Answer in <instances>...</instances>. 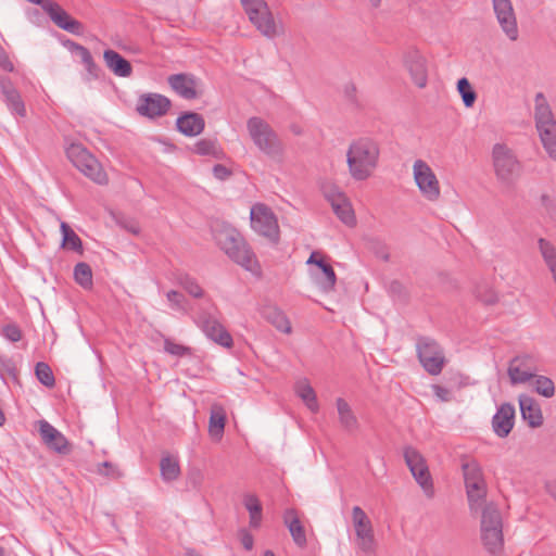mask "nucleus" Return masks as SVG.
Here are the masks:
<instances>
[{"label": "nucleus", "mask_w": 556, "mask_h": 556, "mask_svg": "<svg viewBox=\"0 0 556 556\" xmlns=\"http://www.w3.org/2000/svg\"><path fill=\"white\" fill-rule=\"evenodd\" d=\"M481 528H503L501 511L492 502L481 510Z\"/></svg>", "instance_id": "35"}, {"label": "nucleus", "mask_w": 556, "mask_h": 556, "mask_svg": "<svg viewBox=\"0 0 556 556\" xmlns=\"http://www.w3.org/2000/svg\"><path fill=\"white\" fill-rule=\"evenodd\" d=\"M368 2L372 8L377 9L381 5L382 0H368Z\"/></svg>", "instance_id": "62"}, {"label": "nucleus", "mask_w": 556, "mask_h": 556, "mask_svg": "<svg viewBox=\"0 0 556 556\" xmlns=\"http://www.w3.org/2000/svg\"><path fill=\"white\" fill-rule=\"evenodd\" d=\"M97 472L109 479H118L122 477L121 470L110 462H103L97 465Z\"/></svg>", "instance_id": "46"}, {"label": "nucleus", "mask_w": 556, "mask_h": 556, "mask_svg": "<svg viewBox=\"0 0 556 556\" xmlns=\"http://www.w3.org/2000/svg\"><path fill=\"white\" fill-rule=\"evenodd\" d=\"M404 459L426 496L429 498L433 497V481L424 456L416 448L407 446L404 450Z\"/></svg>", "instance_id": "9"}, {"label": "nucleus", "mask_w": 556, "mask_h": 556, "mask_svg": "<svg viewBox=\"0 0 556 556\" xmlns=\"http://www.w3.org/2000/svg\"><path fill=\"white\" fill-rule=\"evenodd\" d=\"M244 506L250 514V526L257 528L262 520V505L258 498L254 494H248L244 496Z\"/></svg>", "instance_id": "37"}, {"label": "nucleus", "mask_w": 556, "mask_h": 556, "mask_svg": "<svg viewBox=\"0 0 556 556\" xmlns=\"http://www.w3.org/2000/svg\"><path fill=\"white\" fill-rule=\"evenodd\" d=\"M182 288L193 298H201L203 295V290L199 286V283L190 277H185L180 281Z\"/></svg>", "instance_id": "48"}, {"label": "nucleus", "mask_w": 556, "mask_h": 556, "mask_svg": "<svg viewBox=\"0 0 556 556\" xmlns=\"http://www.w3.org/2000/svg\"><path fill=\"white\" fill-rule=\"evenodd\" d=\"M38 431L42 442L58 454H68L71 448L67 439L47 420L38 422Z\"/></svg>", "instance_id": "18"}, {"label": "nucleus", "mask_w": 556, "mask_h": 556, "mask_svg": "<svg viewBox=\"0 0 556 556\" xmlns=\"http://www.w3.org/2000/svg\"><path fill=\"white\" fill-rule=\"evenodd\" d=\"M264 556H276L271 551H266Z\"/></svg>", "instance_id": "64"}, {"label": "nucleus", "mask_w": 556, "mask_h": 556, "mask_svg": "<svg viewBox=\"0 0 556 556\" xmlns=\"http://www.w3.org/2000/svg\"><path fill=\"white\" fill-rule=\"evenodd\" d=\"M324 193L338 218L348 226H354L355 214L345 193L336 186L325 187Z\"/></svg>", "instance_id": "14"}, {"label": "nucleus", "mask_w": 556, "mask_h": 556, "mask_svg": "<svg viewBox=\"0 0 556 556\" xmlns=\"http://www.w3.org/2000/svg\"><path fill=\"white\" fill-rule=\"evenodd\" d=\"M338 418L340 426L348 432H354L358 429L359 422L350 404L342 397L336 400Z\"/></svg>", "instance_id": "28"}, {"label": "nucleus", "mask_w": 556, "mask_h": 556, "mask_svg": "<svg viewBox=\"0 0 556 556\" xmlns=\"http://www.w3.org/2000/svg\"><path fill=\"white\" fill-rule=\"evenodd\" d=\"M417 357L424 369L431 376L441 374L446 359L441 345L430 337H418L416 341Z\"/></svg>", "instance_id": "7"}, {"label": "nucleus", "mask_w": 556, "mask_h": 556, "mask_svg": "<svg viewBox=\"0 0 556 556\" xmlns=\"http://www.w3.org/2000/svg\"><path fill=\"white\" fill-rule=\"evenodd\" d=\"M72 164L86 177L98 185H106L109 179L101 163L80 143H72L66 149Z\"/></svg>", "instance_id": "5"}, {"label": "nucleus", "mask_w": 556, "mask_h": 556, "mask_svg": "<svg viewBox=\"0 0 556 556\" xmlns=\"http://www.w3.org/2000/svg\"><path fill=\"white\" fill-rule=\"evenodd\" d=\"M226 421L227 414L225 407L219 403H213L208 419V434L213 440L219 441L223 438Z\"/></svg>", "instance_id": "27"}, {"label": "nucleus", "mask_w": 556, "mask_h": 556, "mask_svg": "<svg viewBox=\"0 0 556 556\" xmlns=\"http://www.w3.org/2000/svg\"><path fill=\"white\" fill-rule=\"evenodd\" d=\"M432 389L435 396L439 397L441 401L448 402L451 400V392L448 389L439 384H434Z\"/></svg>", "instance_id": "55"}, {"label": "nucleus", "mask_w": 556, "mask_h": 556, "mask_svg": "<svg viewBox=\"0 0 556 556\" xmlns=\"http://www.w3.org/2000/svg\"><path fill=\"white\" fill-rule=\"evenodd\" d=\"M167 300L177 308H182L184 295L175 290H170L166 294Z\"/></svg>", "instance_id": "54"}, {"label": "nucleus", "mask_w": 556, "mask_h": 556, "mask_svg": "<svg viewBox=\"0 0 556 556\" xmlns=\"http://www.w3.org/2000/svg\"><path fill=\"white\" fill-rule=\"evenodd\" d=\"M493 8L502 29L511 40L518 38L517 21L509 0H493Z\"/></svg>", "instance_id": "19"}, {"label": "nucleus", "mask_w": 556, "mask_h": 556, "mask_svg": "<svg viewBox=\"0 0 556 556\" xmlns=\"http://www.w3.org/2000/svg\"><path fill=\"white\" fill-rule=\"evenodd\" d=\"M546 488L551 496L556 501V480L547 483Z\"/></svg>", "instance_id": "58"}, {"label": "nucleus", "mask_w": 556, "mask_h": 556, "mask_svg": "<svg viewBox=\"0 0 556 556\" xmlns=\"http://www.w3.org/2000/svg\"><path fill=\"white\" fill-rule=\"evenodd\" d=\"M67 47L72 52H76L79 55L83 64L92 58L90 51L77 42L68 41Z\"/></svg>", "instance_id": "49"}, {"label": "nucleus", "mask_w": 556, "mask_h": 556, "mask_svg": "<svg viewBox=\"0 0 556 556\" xmlns=\"http://www.w3.org/2000/svg\"><path fill=\"white\" fill-rule=\"evenodd\" d=\"M403 64L414 85L424 89L428 84L427 60L417 49L409 48L403 54Z\"/></svg>", "instance_id": "13"}, {"label": "nucleus", "mask_w": 556, "mask_h": 556, "mask_svg": "<svg viewBox=\"0 0 556 556\" xmlns=\"http://www.w3.org/2000/svg\"><path fill=\"white\" fill-rule=\"evenodd\" d=\"M514 418V406L508 403L502 404L492 419L494 432L501 438L507 437L513 429Z\"/></svg>", "instance_id": "23"}, {"label": "nucleus", "mask_w": 556, "mask_h": 556, "mask_svg": "<svg viewBox=\"0 0 556 556\" xmlns=\"http://www.w3.org/2000/svg\"><path fill=\"white\" fill-rule=\"evenodd\" d=\"M456 88L462 97V101L465 108H472L477 101V92L472 88L468 78L462 77L460 79H458Z\"/></svg>", "instance_id": "39"}, {"label": "nucleus", "mask_w": 556, "mask_h": 556, "mask_svg": "<svg viewBox=\"0 0 556 556\" xmlns=\"http://www.w3.org/2000/svg\"><path fill=\"white\" fill-rule=\"evenodd\" d=\"M160 472L165 482L177 480L181 473L178 458L168 453L164 454L160 460Z\"/></svg>", "instance_id": "32"}, {"label": "nucleus", "mask_w": 556, "mask_h": 556, "mask_svg": "<svg viewBox=\"0 0 556 556\" xmlns=\"http://www.w3.org/2000/svg\"><path fill=\"white\" fill-rule=\"evenodd\" d=\"M481 540L490 554L498 555L504 545L503 528H481Z\"/></svg>", "instance_id": "29"}, {"label": "nucleus", "mask_w": 556, "mask_h": 556, "mask_svg": "<svg viewBox=\"0 0 556 556\" xmlns=\"http://www.w3.org/2000/svg\"><path fill=\"white\" fill-rule=\"evenodd\" d=\"M318 256H319V253H318V252H313V253L309 255V257H308V260H307V262H306V263H307V264H315L316 266H318V262H319Z\"/></svg>", "instance_id": "59"}, {"label": "nucleus", "mask_w": 556, "mask_h": 556, "mask_svg": "<svg viewBox=\"0 0 556 556\" xmlns=\"http://www.w3.org/2000/svg\"><path fill=\"white\" fill-rule=\"evenodd\" d=\"M247 128L254 144L265 154L276 157L282 154V144L276 132L261 117H250L247 122Z\"/></svg>", "instance_id": "6"}, {"label": "nucleus", "mask_w": 556, "mask_h": 556, "mask_svg": "<svg viewBox=\"0 0 556 556\" xmlns=\"http://www.w3.org/2000/svg\"><path fill=\"white\" fill-rule=\"evenodd\" d=\"M380 144L370 137L354 139L346 150V164L351 178L355 181L369 179L378 168Z\"/></svg>", "instance_id": "1"}, {"label": "nucleus", "mask_w": 556, "mask_h": 556, "mask_svg": "<svg viewBox=\"0 0 556 556\" xmlns=\"http://www.w3.org/2000/svg\"><path fill=\"white\" fill-rule=\"evenodd\" d=\"M263 317L275 326L279 331L290 333L292 328L286 314L277 306L267 305L262 311Z\"/></svg>", "instance_id": "31"}, {"label": "nucleus", "mask_w": 556, "mask_h": 556, "mask_svg": "<svg viewBox=\"0 0 556 556\" xmlns=\"http://www.w3.org/2000/svg\"><path fill=\"white\" fill-rule=\"evenodd\" d=\"M414 180L425 199L435 202L440 199V182L427 162L416 160L413 164Z\"/></svg>", "instance_id": "10"}, {"label": "nucleus", "mask_w": 556, "mask_h": 556, "mask_svg": "<svg viewBox=\"0 0 556 556\" xmlns=\"http://www.w3.org/2000/svg\"><path fill=\"white\" fill-rule=\"evenodd\" d=\"M45 12L49 15L51 21L61 29L66 30L73 35L80 36L84 34L85 27L83 23L72 17L65 10H63L56 2L52 1L47 4Z\"/></svg>", "instance_id": "17"}, {"label": "nucleus", "mask_w": 556, "mask_h": 556, "mask_svg": "<svg viewBox=\"0 0 556 556\" xmlns=\"http://www.w3.org/2000/svg\"><path fill=\"white\" fill-rule=\"evenodd\" d=\"M193 151L199 155H215L217 143L212 139H202L194 144Z\"/></svg>", "instance_id": "44"}, {"label": "nucleus", "mask_w": 556, "mask_h": 556, "mask_svg": "<svg viewBox=\"0 0 556 556\" xmlns=\"http://www.w3.org/2000/svg\"><path fill=\"white\" fill-rule=\"evenodd\" d=\"M248 17L256 30L267 39H274L283 34L282 25L276 22L268 4L257 11H252L248 14Z\"/></svg>", "instance_id": "15"}, {"label": "nucleus", "mask_w": 556, "mask_h": 556, "mask_svg": "<svg viewBox=\"0 0 556 556\" xmlns=\"http://www.w3.org/2000/svg\"><path fill=\"white\" fill-rule=\"evenodd\" d=\"M478 298H479L482 302H484V303H486V304H491V303H493V302L495 301V298H494V294H493V293H490V294H489L488 296H485V298H482L481 295H479V294H478Z\"/></svg>", "instance_id": "60"}, {"label": "nucleus", "mask_w": 556, "mask_h": 556, "mask_svg": "<svg viewBox=\"0 0 556 556\" xmlns=\"http://www.w3.org/2000/svg\"><path fill=\"white\" fill-rule=\"evenodd\" d=\"M35 374L37 379L46 387L51 388L55 384V379L50 366L43 362L36 364Z\"/></svg>", "instance_id": "42"}, {"label": "nucleus", "mask_w": 556, "mask_h": 556, "mask_svg": "<svg viewBox=\"0 0 556 556\" xmlns=\"http://www.w3.org/2000/svg\"><path fill=\"white\" fill-rule=\"evenodd\" d=\"M462 468L466 489H477L486 486V483L482 476L481 468L476 460H469L464 463Z\"/></svg>", "instance_id": "30"}, {"label": "nucleus", "mask_w": 556, "mask_h": 556, "mask_svg": "<svg viewBox=\"0 0 556 556\" xmlns=\"http://www.w3.org/2000/svg\"><path fill=\"white\" fill-rule=\"evenodd\" d=\"M241 543L245 549H248V551L252 549L253 536L248 532H243L242 538H241Z\"/></svg>", "instance_id": "56"}, {"label": "nucleus", "mask_w": 556, "mask_h": 556, "mask_svg": "<svg viewBox=\"0 0 556 556\" xmlns=\"http://www.w3.org/2000/svg\"><path fill=\"white\" fill-rule=\"evenodd\" d=\"M240 2L247 15L252 13L254 10L257 11L262 9V7L267 5L265 0H240Z\"/></svg>", "instance_id": "50"}, {"label": "nucleus", "mask_w": 556, "mask_h": 556, "mask_svg": "<svg viewBox=\"0 0 556 556\" xmlns=\"http://www.w3.org/2000/svg\"><path fill=\"white\" fill-rule=\"evenodd\" d=\"M0 362L3 364V367L5 370H8L10 374H13L14 367L12 366L11 362H7L0 358Z\"/></svg>", "instance_id": "61"}, {"label": "nucleus", "mask_w": 556, "mask_h": 556, "mask_svg": "<svg viewBox=\"0 0 556 556\" xmlns=\"http://www.w3.org/2000/svg\"><path fill=\"white\" fill-rule=\"evenodd\" d=\"M0 92L9 111L20 117L26 116L25 103L10 78L0 76Z\"/></svg>", "instance_id": "20"}, {"label": "nucleus", "mask_w": 556, "mask_h": 556, "mask_svg": "<svg viewBox=\"0 0 556 556\" xmlns=\"http://www.w3.org/2000/svg\"><path fill=\"white\" fill-rule=\"evenodd\" d=\"M251 226L255 232L267 238L270 242L279 241V226L274 212L265 204L257 203L252 206Z\"/></svg>", "instance_id": "8"}, {"label": "nucleus", "mask_w": 556, "mask_h": 556, "mask_svg": "<svg viewBox=\"0 0 556 556\" xmlns=\"http://www.w3.org/2000/svg\"><path fill=\"white\" fill-rule=\"evenodd\" d=\"M523 420L532 428L543 424V415L540 404L532 397L523 396Z\"/></svg>", "instance_id": "33"}, {"label": "nucleus", "mask_w": 556, "mask_h": 556, "mask_svg": "<svg viewBox=\"0 0 556 556\" xmlns=\"http://www.w3.org/2000/svg\"><path fill=\"white\" fill-rule=\"evenodd\" d=\"M295 392L312 413L318 412L319 405L316 393L306 379L296 382Z\"/></svg>", "instance_id": "34"}, {"label": "nucleus", "mask_w": 556, "mask_h": 556, "mask_svg": "<svg viewBox=\"0 0 556 556\" xmlns=\"http://www.w3.org/2000/svg\"><path fill=\"white\" fill-rule=\"evenodd\" d=\"M318 267L324 274L323 279H318L317 282L324 292H330L334 289L337 282V276L332 266L326 263L323 258H319Z\"/></svg>", "instance_id": "38"}, {"label": "nucleus", "mask_w": 556, "mask_h": 556, "mask_svg": "<svg viewBox=\"0 0 556 556\" xmlns=\"http://www.w3.org/2000/svg\"><path fill=\"white\" fill-rule=\"evenodd\" d=\"M167 83L170 88L186 100H193L200 96L198 80L190 74H173L168 76Z\"/></svg>", "instance_id": "21"}, {"label": "nucleus", "mask_w": 556, "mask_h": 556, "mask_svg": "<svg viewBox=\"0 0 556 556\" xmlns=\"http://www.w3.org/2000/svg\"><path fill=\"white\" fill-rule=\"evenodd\" d=\"M517 363H518V359L515 358L508 368V376H509L513 384H517V383L521 382V369Z\"/></svg>", "instance_id": "52"}, {"label": "nucleus", "mask_w": 556, "mask_h": 556, "mask_svg": "<svg viewBox=\"0 0 556 556\" xmlns=\"http://www.w3.org/2000/svg\"><path fill=\"white\" fill-rule=\"evenodd\" d=\"M176 125L185 136L195 137L204 130L205 122L201 114L187 112L177 118Z\"/></svg>", "instance_id": "25"}, {"label": "nucleus", "mask_w": 556, "mask_h": 556, "mask_svg": "<svg viewBox=\"0 0 556 556\" xmlns=\"http://www.w3.org/2000/svg\"><path fill=\"white\" fill-rule=\"evenodd\" d=\"M190 480L192 482V484L195 486L198 484H200L201 480H202V475L200 471H195V472H192L191 476H190Z\"/></svg>", "instance_id": "57"}, {"label": "nucleus", "mask_w": 556, "mask_h": 556, "mask_svg": "<svg viewBox=\"0 0 556 556\" xmlns=\"http://www.w3.org/2000/svg\"><path fill=\"white\" fill-rule=\"evenodd\" d=\"M216 240L230 260L254 275L261 274V265L256 255L235 228L222 229L217 232Z\"/></svg>", "instance_id": "2"}, {"label": "nucleus", "mask_w": 556, "mask_h": 556, "mask_svg": "<svg viewBox=\"0 0 556 556\" xmlns=\"http://www.w3.org/2000/svg\"><path fill=\"white\" fill-rule=\"evenodd\" d=\"M194 323L216 344L226 349L232 348L233 340L231 334L214 314L202 311L194 317Z\"/></svg>", "instance_id": "11"}, {"label": "nucleus", "mask_w": 556, "mask_h": 556, "mask_svg": "<svg viewBox=\"0 0 556 556\" xmlns=\"http://www.w3.org/2000/svg\"><path fill=\"white\" fill-rule=\"evenodd\" d=\"M214 176L219 180H225L230 177L231 172L223 164H216L213 167Z\"/></svg>", "instance_id": "53"}, {"label": "nucleus", "mask_w": 556, "mask_h": 556, "mask_svg": "<svg viewBox=\"0 0 556 556\" xmlns=\"http://www.w3.org/2000/svg\"><path fill=\"white\" fill-rule=\"evenodd\" d=\"M75 281L84 289L92 287V270L87 263H78L74 267Z\"/></svg>", "instance_id": "40"}, {"label": "nucleus", "mask_w": 556, "mask_h": 556, "mask_svg": "<svg viewBox=\"0 0 556 556\" xmlns=\"http://www.w3.org/2000/svg\"><path fill=\"white\" fill-rule=\"evenodd\" d=\"M61 232L63 236L62 247L78 253H83V243L76 232L66 224H61Z\"/></svg>", "instance_id": "36"}, {"label": "nucleus", "mask_w": 556, "mask_h": 556, "mask_svg": "<svg viewBox=\"0 0 556 556\" xmlns=\"http://www.w3.org/2000/svg\"><path fill=\"white\" fill-rule=\"evenodd\" d=\"M533 115L540 142L548 157L556 162V118L542 92L535 96Z\"/></svg>", "instance_id": "4"}, {"label": "nucleus", "mask_w": 556, "mask_h": 556, "mask_svg": "<svg viewBox=\"0 0 556 556\" xmlns=\"http://www.w3.org/2000/svg\"><path fill=\"white\" fill-rule=\"evenodd\" d=\"M1 334L10 342H18L23 337L21 328L13 323L4 325Z\"/></svg>", "instance_id": "47"}, {"label": "nucleus", "mask_w": 556, "mask_h": 556, "mask_svg": "<svg viewBox=\"0 0 556 556\" xmlns=\"http://www.w3.org/2000/svg\"><path fill=\"white\" fill-rule=\"evenodd\" d=\"M492 162L501 191L513 193L519 179L517 155L505 143H495L492 148Z\"/></svg>", "instance_id": "3"}, {"label": "nucleus", "mask_w": 556, "mask_h": 556, "mask_svg": "<svg viewBox=\"0 0 556 556\" xmlns=\"http://www.w3.org/2000/svg\"><path fill=\"white\" fill-rule=\"evenodd\" d=\"M369 251H371L378 258L388 262L390 253L388 247L380 240L372 239L367 243Z\"/></svg>", "instance_id": "45"}, {"label": "nucleus", "mask_w": 556, "mask_h": 556, "mask_svg": "<svg viewBox=\"0 0 556 556\" xmlns=\"http://www.w3.org/2000/svg\"><path fill=\"white\" fill-rule=\"evenodd\" d=\"M283 523L288 528L294 544L300 548H304L307 545V539L298 511L293 508L287 509L283 514Z\"/></svg>", "instance_id": "24"}, {"label": "nucleus", "mask_w": 556, "mask_h": 556, "mask_svg": "<svg viewBox=\"0 0 556 556\" xmlns=\"http://www.w3.org/2000/svg\"><path fill=\"white\" fill-rule=\"evenodd\" d=\"M5 421V417H4V414L2 412V409L0 408V426H2Z\"/></svg>", "instance_id": "63"}, {"label": "nucleus", "mask_w": 556, "mask_h": 556, "mask_svg": "<svg viewBox=\"0 0 556 556\" xmlns=\"http://www.w3.org/2000/svg\"><path fill=\"white\" fill-rule=\"evenodd\" d=\"M523 384L532 392H535L546 399H551L555 395V383L546 376L523 370Z\"/></svg>", "instance_id": "22"}, {"label": "nucleus", "mask_w": 556, "mask_h": 556, "mask_svg": "<svg viewBox=\"0 0 556 556\" xmlns=\"http://www.w3.org/2000/svg\"><path fill=\"white\" fill-rule=\"evenodd\" d=\"M84 66L87 71V80L98 79L100 77L101 68L96 64L93 58L84 63Z\"/></svg>", "instance_id": "51"}, {"label": "nucleus", "mask_w": 556, "mask_h": 556, "mask_svg": "<svg viewBox=\"0 0 556 556\" xmlns=\"http://www.w3.org/2000/svg\"><path fill=\"white\" fill-rule=\"evenodd\" d=\"M352 522L356 534V544L365 553H371L375 549V535L370 519L359 507L352 509Z\"/></svg>", "instance_id": "12"}, {"label": "nucleus", "mask_w": 556, "mask_h": 556, "mask_svg": "<svg viewBox=\"0 0 556 556\" xmlns=\"http://www.w3.org/2000/svg\"><path fill=\"white\" fill-rule=\"evenodd\" d=\"M103 60L106 67L117 77H130L132 66L128 60L123 58L113 49H106L103 52Z\"/></svg>", "instance_id": "26"}, {"label": "nucleus", "mask_w": 556, "mask_h": 556, "mask_svg": "<svg viewBox=\"0 0 556 556\" xmlns=\"http://www.w3.org/2000/svg\"><path fill=\"white\" fill-rule=\"evenodd\" d=\"M164 351L170 355L184 357L192 354V350L189 346H185L179 343H175L170 339L164 340Z\"/></svg>", "instance_id": "43"}, {"label": "nucleus", "mask_w": 556, "mask_h": 556, "mask_svg": "<svg viewBox=\"0 0 556 556\" xmlns=\"http://www.w3.org/2000/svg\"><path fill=\"white\" fill-rule=\"evenodd\" d=\"M469 508L471 511H478L479 509H483V507L488 504L485 503L486 496V486L477 488V489H466Z\"/></svg>", "instance_id": "41"}, {"label": "nucleus", "mask_w": 556, "mask_h": 556, "mask_svg": "<svg viewBox=\"0 0 556 556\" xmlns=\"http://www.w3.org/2000/svg\"><path fill=\"white\" fill-rule=\"evenodd\" d=\"M170 108V100L160 93L141 94L137 101L136 111L149 118L163 116Z\"/></svg>", "instance_id": "16"}]
</instances>
